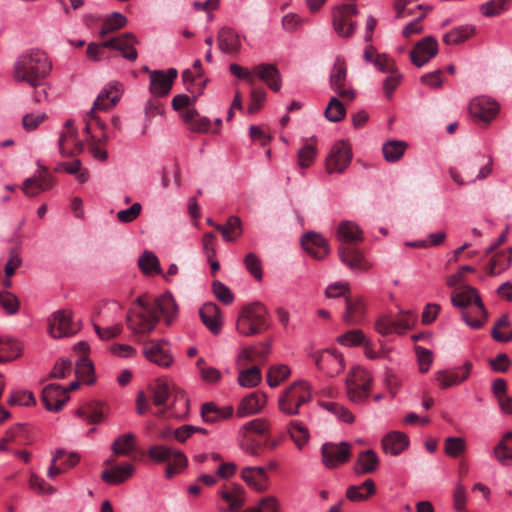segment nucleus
I'll list each match as a JSON object with an SVG mask.
<instances>
[{
  "mask_svg": "<svg viewBox=\"0 0 512 512\" xmlns=\"http://www.w3.org/2000/svg\"><path fill=\"white\" fill-rule=\"evenodd\" d=\"M78 330L79 327L68 310H58L48 318V333L55 339L74 335Z\"/></svg>",
  "mask_w": 512,
  "mask_h": 512,
  "instance_id": "obj_9",
  "label": "nucleus"
},
{
  "mask_svg": "<svg viewBox=\"0 0 512 512\" xmlns=\"http://www.w3.org/2000/svg\"><path fill=\"white\" fill-rule=\"evenodd\" d=\"M312 398L311 387L307 381L300 380L292 383L278 400L279 409L286 415L299 413L301 405Z\"/></svg>",
  "mask_w": 512,
  "mask_h": 512,
  "instance_id": "obj_6",
  "label": "nucleus"
},
{
  "mask_svg": "<svg viewBox=\"0 0 512 512\" xmlns=\"http://www.w3.org/2000/svg\"><path fill=\"white\" fill-rule=\"evenodd\" d=\"M244 264L249 273L257 280H262V264L259 257L254 253H248L244 258Z\"/></svg>",
  "mask_w": 512,
  "mask_h": 512,
  "instance_id": "obj_59",
  "label": "nucleus"
},
{
  "mask_svg": "<svg viewBox=\"0 0 512 512\" xmlns=\"http://www.w3.org/2000/svg\"><path fill=\"white\" fill-rule=\"evenodd\" d=\"M338 254L340 260L354 271H365L371 267L363 254L355 247L340 245Z\"/></svg>",
  "mask_w": 512,
  "mask_h": 512,
  "instance_id": "obj_27",
  "label": "nucleus"
},
{
  "mask_svg": "<svg viewBox=\"0 0 512 512\" xmlns=\"http://www.w3.org/2000/svg\"><path fill=\"white\" fill-rule=\"evenodd\" d=\"M152 399L155 406H164L170 396V388L167 382L157 380L150 387Z\"/></svg>",
  "mask_w": 512,
  "mask_h": 512,
  "instance_id": "obj_48",
  "label": "nucleus"
},
{
  "mask_svg": "<svg viewBox=\"0 0 512 512\" xmlns=\"http://www.w3.org/2000/svg\"><path fill=\"white\" fill-rule=\"evenodd\" d=\"M138 43L137 38L132 33H124L120 36L108 39L103 42V46L110 49L118 50L122 56L129 60L135 61L138 57L137 50L134 45Z\"/></svg>",
  "mask_w": 512,
  "mask_h": 512,
  "instance_id": "obj_19",
  "label": "nucleus"
},
{
  "mask_svg": "<svg viewBox=\"0 0 512 512\" xmlns=\"http://www.w3.org/2000/svg\"><path fill=\"white\" fill-rule=\"evenodd\" d=\"M372 378L363 369H356L346 380L347 396L353 403L359 404L365 401L371 389Z\"/></svg>",
  "mask_w": 512,
  "mask_h": 512,
  "instance_id": "obj_8",
  "label": "nucleus"
},
{
  "mask_svg": "<svg viewBox=\"0 0 512 512\" xmlns=\"http://www.w3.org/2000/svg\"><path fill=\"white\" fill-rule=\"evenodd\" d=\"M51 71L52 63L48 55L43 50L32 48L16 57L11 75L16 82L37 88L43 85Z\"/></svg>",
  "mask_w": 512,
  "mask_h": 512,
  "instance_id": "obj_2",
  "label": "nucleus"
},
{
  "mask_svg": "<svg viewBox=\"0 0 512 512\" xmlns=\"http://www.w3.org/2000/svg\"><path fill=\"white\" fill-rule=\"evenodd\" d=\"M321 406L344 423H353L354 416L350 410L336 402H323Z\"/></svg>",
  "mask_w": 512,
  "mask_h": 512,
  "instance_id": "obj_53",
  "label": "nucleus"
},
{
  "mask_svg": "<svg viewBox=\"0 0 512 512\" xmlns=\"http://www.w3.org/2000/svg\"><path fill=\"white\" fill-rule=\"evenodd\" d=\"M76 415L84 418L89 423H100L107 416V407L99 403L90 404L85 408L78 409Z\"/></svg>",
  "mask_w": 512,
  "mask_h": 512,
  "instance_id": "obj_41",
  "label": "nucleus"
},
{
  "mask_svg": "<svg viewBox=\"0 0 512 512\" xmlns=\"http://www.w3.org/2000/svg\"><path fill=\"white\" fill-rule=\"evenodd\" d=\"M324 115L328 121L338 122L345 117L346 110L342 102L337 97H332L325 109Z\"/></svg>",
  "mask_w": 512,
  "mask_h": 512,
  "instance_id": "obj_50",
  "label": "nucleus"
},
{
  "mask_svg": "<svg viewBox=\"0 0 512 512\" xmlns=\"http://www.w3.org/2000/svg\"><path fill=\"white\" fill-rule=\"evenodd\" d=\"M242 480L253 490L263 492L268 489L269 478L263 466H247L241 470Z\"/></svg>",
  "mask_w": 512,
  "mask_h": 512,
  "instance_id": "obj_22",
  "label": "nucleus"
},
{
  "mask_svg": "<svg viewBox=\"0 0 512 512\" xmlns=\"http://www.w3.org/2000/svg\"><path fill=\"white\" fill-rule=\"evenodd\" d=\"M134 470V466L130 463L116 465L111 469L104 470L101 474V478L110 485H118L129 479L133 475Z\"/></svg>",
  "mask_w": 512,
  "mask_h": 512,
  "instance_id": "obj_31",
  "label": "nucleus"
},
{
  "mask_svg": "<svg viewBox=\"0 0 512 512\" xmlns=\"http://www.w3.org/2000/svg\"><path fill=\"white\" fill-rule=\"evenodd\" d=\"M261 381V370L257 366L240 371L238 383L245 388H253Z\"/></svg>",
  "mask_w": 512,
  "mask_h": 512,
  "instance_id": "obj_47",
  "label": "nucleus"
},
{
  "mask_svg": "<svg viewBox=\"0 0 512 512\" xmlns=\"http://www.w3.org/2000/svg\"><path fill=\"white\" fill-rule=\"evenodd\" d=\"M509 8L506 0H490L481 5L480 11L486 17H493L501 14Z\"/></svg>",
  "mask_w": 512,
  "mask_h": 512,
  "instance_id": "obj_56",
  "label": "nucleus"
},
{
  "mask_svg": "<svg viewBox=\"0 0 512 512\" xmlns=\"http://www.w3.org/2000/svg\"><path fill=\"white\" fill-rule=\"evenodd\" d=\"M406 146V143L403 141H388L382 148L385 160L388 162L398 161L403 156Z\"/></svg>",
  "mask_w": 512,
  "mask_h": 512,
  "instance_id": "obj_45",
  "label": "nucleus"
},
{
  "mask_svg": "<svg viewBox=\"0 0 512 512\" xmlns=\"http://www.w3.org/2000/svg\"><path fill=\"white\" fill-rule=\"evenodd\" d=\"M126 23L127 19L123 14L113 12L104 20L99 34L101 37H105L106 35L124 27Z\"/></svg>",
  "mask_w": 512,
  "mask_h": 512,
  "instance_id": "obj_44",
  "label": "nucleus"
},
{
  "mask_svg": "<svg viewBox=\"0 0 512 512\" xmlns=\"http://www.w3.org/2000/svg\"><path fill=\"white\" fill-rule=\"evenodd\" d=\"M68 400L67 389L59 384H48L43 388L42 401L49 411H59Z\"/></svg>",
  "mask_w": 512,
  "mask_h": 512,
  "instance_id": "obj_21",
  "label": "nucleus"
},
{
  "mask_svg": "<svg viewBox=\"0 0 512 512\" xmlns=\"http://www.w3.org/2000/svg\"><path fill=\"white\" fill-rule=\"evenodd\" d=\"M270 422L265 418H255L248 422H246L241 428L240 433L243 434V436L246 435L247 432H252L255 434H266L270 429Z\"/></svg>",
  "mask_w": 512,
  "mask_h": 512,
  "instance_id": "obj_52",
  "label": "nucleus"
},
{
  "mask_svg": "<svg viewBox=\"0 0 512 512\" xmlns=\"http://www.w3.org/2000/svg\"><path fill=\"white\" fill-rule=\"evenodd\" d=\"M437 53V40L432 36H427L415 44L410 52V58L415 66L422 67L434 58Z\"/></svg>",
  "mask_w": 512,
  "mask_h": 512,
  "instance_id": "obj_15",
  "label": "nucleus"
},
{
  "mask_svg": "<svg viewBox=\"0 0 512 512\" xmlns=\"http://www.w3.org/2000/svg\"><path fill=\"white\" fill-rule=\"evenodd\" d=\"M20 354L21 346L16 340L0 337V363L10 362Z\"/></svg>",
  "mask_w": 512,
  "mask_h": 512,
  "instance_id": "obj_42",
  "label": "nucleus"
},
{
  "mask_svg": "<svg viewBox=\"0 0 512 512\" xmlns=\"http://www.w3.org/2000/svg\"><path fill=\"white\" fill-rule=\"evenodd\" d=\"M201 417L206 423H216L220 421V408L213 402L204 403L201 407Z\"/></svg>",
  "mask_w": 512,
  "mask_h": 512,
  "instance_id": "obj_63",
  "label": "nucleus"
},
{
  "mask_svg": "<svg viewBox=\"0 0 512 512\" xmlns=\"http://www.w3.org/2000/svg\"><path fill=\"white\" fill-rule=\"evenodd\" d=\"M365 315V305L361 298H346V311L343 321L350 325H357L362 322Z\"/></svg>",
  "mask_w": 512,
  "mask_h": 512,
  "instance_id": "obj_35",
  "label": "nucleus"
},
{
  "mask_svg": "<svg viewBox=\"0 0 512 512\" xmlns=\"http://www.w3.org/2000/svg\"><path fill=\"white\" fill-rule=\"evenodd\" d=\"M266 395L255 391L245 396L239 403L236 415L239 418L252 416L260 413L266 405Z\"/></svg>",
  "mask_w": 512,
  "mask_h": 512,
  "instance_id": "obj_24",
  "label": "nucleus"
},
{
  "mask_svg": "<svg viewBox=\"0 0 512 512\" xmlns=\"http://www.w3.org/2000/svg\"><path fill=\"white\" fill-rule=\"evenodd\" d=\"M472 364L466 362L463 366L453 370H440L435 374V380L442 388H448L459 385L470 375Z\"/></svg>",
  "mask_w": 512,
  "mask_h": 512,
  "instance_id": "obj_23",
  "label": "nucleus"
},
{
  "mask_svg": "<svg viewBox=\"0 0 512 512\" xmlns=\"http://www.w3.org/2000/svg\"><path fill=\"white\" fill-rule=\"evenodd\" d=\"M417 322V314L412 310L400 309L396 318L389 314L380 316L375 322V330L381 335L392 333L405 334L411 330Z\"/></svg>",
  "mask_w": 512,
  "mask_h": 512,
  "instance_id": "obj_7",
  "label": "nucleus"
},
{
  "mask_svg": "<svg viewBox=\"0 0 512 512\" xmlns=\"http://www.w3.org/2000/svg\"><path fill=\"white\" fill-rule=\"evenodd\" d=\"M492 165V158L486 159L483 154H475L461 162L466 179L455 167L449 169V174L456 184L463 186L487 178L492 172Z\"/></svg>",
  "mask_w": 512,
  "mask_h": 512,
  "instance_id": "obj_4",
  "label": "nucleus"
},
{
  "mask_svg": "<svg viewBox=\"0 0 512 512\" xmlns=\"http://www.w3.org/2000/svg\"><path fill=\"white\" fill-rule=\"evenodd\" d=\"M29 487L31 490L39 493V494H54L55 488L51 486L50 484L46 483V481L40 477H38L36 474H31L29 479Z\"/></svg>",
  "mask_w": 512,
  "mask_h": 512,
  "instance_id": "obj_61",
  "label": "nucleus"
},
{
  "mask_svg": "<svg viewBox=\"0 0 512 512\" xmlns=\"http://www.w3.org/2000/svg\"><path fill=\"white\" fill-rule=\"evenodd\" d=\"M78 378L82 379L86 382V384L90 385L94 383V379L92 378L94 373V367L92 362L87 357H81L76 362V370H75Z\"/></svg>",
  "mask_w": 512,
  "mask_h": 512,
  "instance_id": "obj_54",
  "label": "nucleus"
},
{
  "mask_svg": "<svg viewBox=\"0 0 512 512\" xmlns=\"http://www.w3.org/2000/svg\"><path fill=\"white\" fill-rule=\"evenodd\" d=\"M347 76V67L345 61L337 57L330 74V87L341 98L353 100L355 98V91L353 89H345L344 84Z\"/></svg>",
  "mask_w": 512,
  "mask_h": 512,
  "instance_id": "obj_17",
  "label": "nucleus"
},
{
  "mask_svg": "<svg viewBox=\"0 0 512 512\" xmlns=\"http://www.w3.org/2000/svg\"><path fill=\"white\" fill-rule=\"evenodd\" d=\"M219 495L228 504V510L231 512L239 511L245 503V491L240 486L222 489Z\"/></svg>",
  "mask_w": 512,
  "mask_h": 512,
  "instance_id": "obj_37",
  "label": "nucleus"
},
{
  "mask_svg": "<svg viewBox=\"0 0 512 512\" xmlns=\"http://www.w3.org/2000/svg\"><path fill=\"white\" fill-rule=\"evenodd\" d=\"M376 492V486L372 479H366L360 485H350L346 490V497L352 502L367 500Z\"/></svg>",
  "mask_w": 512,
  "mask_h": 512,
  "instance_id": "obj_36",
  "label": "nucleus"
},
{
  "mask_svg": "<svg viewBox=\"0 0 512 512\" xmlns=\"http://www.w3.org/2000/svg\"><path fill=\"white\" fill-rule=\"evenodd\" d=\"M218 47L226 54H236L241 49L240 36L230 27H222L217 35Z\"/></svg>",
  "mask_w": 512,
  "mask_h": 512,
  "instance_id": "obj_30",
  "label": "nucleus"
},
{
  "mask_svg": "<svg viewBox=\"0 0 512 512\" xmlns=\"http://www.w3.org/2000/svg\"><path fill=\"white\" fill-rule=\"evenodd\" d=\"M337 343L346 347H356L363 345L367 340L365 334L360 329H352L339 335L336 339Z\"/></svg>",
  "mask_w": 512,
  "mask_h": 512,
  "instance_id": "obj_46",
  "label": "nucleus"
},
{
  "mask_svg": "<svg viewBox=\"0 0 512 512\" xmlns=\"http://www.w3.org/2000/svg\"><path fill=\"white\" fill-rule=\"evenodd\" d=\"M140 269L145 274L160 273V264L156 255L150 251H145L138 260Z\"/></svg>",
  "mask_w": 512,
  "mask_h": 512,
  "instance_id": "obj_51",
  "label": "nucleus"
},
{
  "mask_svg": "<svg viewBox=\"0 0 512 512\" xmlns=\"http://www.w3.org/2000/svg\"><path fill=\"white\" fill-rule=\"evenodd\" d=\"M189 409V400L184 394L175 396L170 407V415L176 418H182L187 415Z\"/></svg>",
  "mask_w": 512,
  "mask_h": 512,
  "instance_id": "obj_58",
  "label": "nucleus"
},
{
  "mask_svg": "<svg viewBox=\"0 0 512 512\" xmlns=\"http://www.w3.org/2000/svg\"><path fill=\"white\" fill-rule=\"evenodd\" d=\"M303 248L315 259H324L330 252L326 239L317 233L308 232L302 239Z\"/></svg>",
  "mask_w": 512,
  "mask_h": 512,
  "instance_id": "obj_29",
  "label": "nucleus"
},
{
  "mask_svg": "<svg viewBox=\"0 0 512 512\" xmlns=\"http://www.w3.org/2000/svg\"><path fill=\"white\" fill-rule=\"evenodd\" d=\"M379 465V458L372 449L359 453L354 464V472L357 475H366L375 472Z\"/></svg>",
  "mask_w": 512,
  "mask_h": 512,
  "instance_id": "obj_32",
  "label": "nucleus"
},
{
  "mask_svg": "<svg viewBox=\"0 0 512 512\" xmlns=\"http://www.w3.org/2000/svg\"><path fill=\"white\" fill-rule=\"evenodd\" d=\"M254 78L266 83L273 91L278 92L282 86L281 74L274 64L260 63L253 68Z\"/></svg>",
  "mask_w": 512,
  "mask_h": 512,
  "instance_id": "obj_28",
  "label": "nucleus"
},
{
  "mask_svg": "<svg viewBox=\"0 0 512 512\" xmlns=\"http://www.w3.org/2000/svg\"><path fill=\"white\" fill-rule=\"evenodd\" d=\"M352 158L351 150L344 141L337 142L331 149L326 159L328 173H343Z\"/></svg>",
  "mask_w": 512,
  "mask_h": 512,
  "instance_id": "obj_13",
  "label": "nucleus"
},
{
  "mask_svg": "<svg viewBox=\"0 0 512 512\" xmlns=\"http://www.w3.org/2000/svg\"><path fill=\"white\" fill-rule=\"evenodd\" d=\"M312 356L317 368L329 377H334L344 370V358L335 349L317 351Z\"/></svg>",
  "mask_w": 512,
  "mask_h": 512,
  "instance_id": "obj_12",
  "label": "nucleus"
},
{
  "mask_svg": "<svg viewBox=\"0 0 512 512\" xmlns=\"http://www.w3.org/2000/svg\"><path fill=\"white\" fill-rule=\"evenodd\" d=\"M212 290L215 297L223 304L230 305L234 301L233 292L227 285H225L221 281H213Z\"/></svg>",
  "mask_w": 512,
  "mask_h": 512,
  "instance_id": "obj_57",
  "label": "nucleus"
},
{
  "mask_svg": "<svg viewBox=\"0 0 512 512\" xmlns=\"http://www.w3.org/2000/svg\"><path fill=\"white\" fill-rule=\"evenodd\" d=\"M322 462L328 469H334L347 462L351 456V444L327 442L321 447Z\"/></svg>",
  "mask_w": 512,
  "mask_h": 512,
  "instance_id": "obj_11",
  "label": "nucleus"
},
{
  "mask_svg": "<svg viewBox=\"0 0 512 512\" xmlns=\"http://www.w3.org/2000/svg\"><path fill=\"white\" fill-rule=\"evenodd\" d=\"M215 229L218 230L223 239L227 242H234L242 234V222L237 216H230L225 224L215 225Z\"/></svg>",
  "mask_w": 512,
  "mask_h": 512,
  "instance_id": "obj_39",
  "label": "nucleus"
},
{
  "mask_svg": "<svg viewBox=\"0 0 512 512\" xmlns=\"http://www.w3.org/2000/svg\"><path fill=\"white\" fill-rule=\"evenodd\" d=\"M290 374V368L287 365L281 364L273 366L269 369L267 374V383L270 387L274 388L286 379Z\"/></svg>",
  "mask_w": 512,
  "mask_h": 512,
  "instance_id": "obj_55",
  "label": "nucleus"
},
{
  "mask_svg": "<svg viewBox=\"0 0 512 512\" xmlns=\"http://www.w3.org/2000/svg\"><path fill=\"white\" fill-rule=\"evenodd\" d=\"M269 326L268 310L259 302L244 306L236 321V330L243 336L260 334Z\"/></svg>",
  "mask_w": 512,
  "mask_h": 512,
  "instance_id": "obj_3",
  "label": "nucleus"
},
{
  "mask_svg": "<svg viewBox=\"0 0 512 512\" xmlns=\"http://www.w3.org/2000/svg\"><path fill=\"white\" fill-rule=\"evenodd\" d=\"M362 230L358 225L351 221H343L337 229V238L342 242L341 245L355 244L363 239Z\"/></svg>",
  "mask_w": 512,
  "mask_h": 512,
  "instance_id": "obj_34",
  "label": "nucleus"
},
{
  "mask_svg": "<svg viewBox=\"0 0 512 512\" xmlns=\"http://www.w3.org/2000/svg\"><path fill=\"white\" fill-rule=\"evenodd\" d=\"M474 32V26L469 24L461 25L444 34L443 42L446 45H458L469 39Z\"/></svg>",
  "mask_w": 512,
  "mask_h": 512,
  "instance_id": "obj_40",
  "label": "nucleus"
},
{
  "mask_svg": "<svg viewBox=\"0 0 512 512\" xmlns=\"http://www.w3.org/2000/svg\"><path fill=\"white\" fill-rule=\"evenodd\" d=\"M469 111L474 118L489 122L498 113L499 105L492 98L480 96L471 101Z\"/></svg>",
  "mask_w": 512,
  "mask_h": 512,
  "instance_id": "obj_20",
  "label": "nucleus"
},
{
  "mask_svg": "<svg viewBox=\"0 0 512 512\" xmlns=\"http://www.w3.org/2000/svg\"><path fill=\"white\" fill-rule=\"evenodd\" d=\"M451 302L453 306L465 309L466 307L475 304L477 308L479 309L481 315L483 316L484 320L475 319L471 320L467 314V312H462V319L463 321L471 328L473 329H479L483 326L485 320L488 318V312L482 303V300L480 298V295L478 291L471 287V286H463L458 291H455L451 296Z\"/></svg>",
  "mask_w": 512,
  "mask_h": 512,
  "instance_id": "obj_5",
  "label": "nucleus"
},
{
  "mask_svg": "<svg viewBox=\"0 0 512 512\" xmlns=\"http://www.w3.org/2000/svg\"><path fill=\"white\" fill-rule=\"evenodd\" d=\"M199 315L204 326L214 335H218L223 326L220 308L213 302H207L199 310Z\"/></svg>",
  "mask_w": 512,
  "mask_h": 512,
  "instance_id": "obj_25",
  "label": "nucleus"
},
{
  "mask_svg": "<svg viewBox=\"0 0 512 512\" xmlns=\"http://www.w3.org/2000/svg\"><path fill=\"white\" fill-rule=\"evenodd\" d=\"M465 441L460 437H448L445 440V453L450 457H458L465 451Z\"/></svg>",
  "mask_w": 512,
  "mask_h": 512,
  "instance_id": "obj_60",
  "label": "nucleus"
},
{
  "mask_svg": "<svg viewBox=\"0 0 512 512\" xmlns=\"http://www.w3.org/2000/svg\"><path fill=\"white\" fill-rule=\"evenodd\" d=\"M165 340H151L143 348V354L147 360L161 367H169L173 362V357L166 347Z\"/></svg>",
  "mask_w": 512,
  "mask_h": 512,
  "instance_id": "obj_18",
  "label": "nucleus"
},
{
  "mask_svg": "<svg viewBox=\"0 0 512 512\" xmlns=\"http://www.w3.org/2000/svg\"><path fill=\"white\" fill-rule=\"evenodd\" d=\"M35 397L31 391H17L11 394L8 403L10 405L32 406L35 404Z\"/></svg>",
  "mask_w": 512,
  "mask_h": 512,
  "instance_id": "obj_62",
  "label": "nucleus"
},
{
  "mask_svg": "<svg viewBox=\"0 0 512 512\" xmlns=\"http://www.w3.org/2000/svg\"><path fill=\"white\" fill-rule=\"evenodd\" d=\"M178 71L175 68H169L167 72L163 70H154L150 72V92L157 97L167 95L174 80L177 78Z\"/></svg>",
  "mask_w": 512,
  "mask_h": 512,
  "instance_id": "obj_16",
  "label": "nucleus"
},
{
  "mask_svg": "<svg viewBox=\"0 0 512 512\" xmlns=\"http://www.w3.org/2000/svg\"><path fill=\"white\" fill-rule=\"evenodd\" d=\"M148 455L151 459L159 463L174 461L175 465L178 467H185L187 464V459L181 451L165 445L151 446L148 450Z\"/></svg>",
  "mask_w": 512,
  "mask_h": 512,
  "instance_id": "obj_26",
  "label": "nucleus"
},
{
  "mask_svg": "<svg viewBox=\"0 0 512 512\" xmlns=\"http://www.w3.org/2000/svg\"><path fill=\"white\" fill-rule=\"evenodd\" d=\"M408 444V437L404 433L398 431L390 432L382 439V447L385 453L394 456L404 451Z\"/></svg>",
  "mask_w": 512,
  "mask_h": 512,
  "instance_id": "obj_33",
  "label": "nucleus"
},
{
  "mask_svg": "<svg viewBox=\"0 0 512 512\" xmlns=\"http://www.w3.org/2000/svg\"><path fill=\"white\" fill-rule=\"evenodd\" d=\"M493 454L502 465L512 464V432H506L494 447Z\"/></svg>",
  "mask_w": 512,
  "mask_h": 512,
  "instance_id": "obj_38",
  "label": "nucleus"
},
{
  "mask_svg": "<svg viewBox=\"0 0 512 512\" xmlns=\"http://www.w3.org/2000/svg\"><path fill=\"white\" fill-rule=\"evenodd\" d=\"M0 304L10 315L16 314L19 310L18 298L10 292L0 294Z\"/></svg>",
  "mask_w": 512,
  "mask_h": 512,
  "instance_id": "obj_64",
  "label": "nucleus"
},
{
  "mask_svg": "<svg viewBox=\"0 0 512 512\" xmlns=\"http://www.w3.org/2000/svg\"><path fill=\"white\" fill-rule=\"evenodd\" d=\"M289 434L296 446L302 449L309 439L308 429L297 421H292L289 424Z\"/></svg>",
  "mask_w": 512,
  "mask_h": 512,
  "instance_id": "obj_49",
  "label": "nucleus"
},
{
  "mask_svg": "<svg viewBox=\"0 0 512 512\" xmlns=\"http://www.w3.org/2000/svg\"><path fill=\"white\" fill-rule=\"evenodd\" d=\"M123 85L118 81H112L106 85L103 90L99 93L98 97L93 103L89 115L95 118L96 110H109L114 107L120 100L122 95Z\"/></svg>",
  "mask_w": 512,
  "mask_h": 512,
  "instance_id": "obj_14",
  "label": "nucleus"
},
{
  "mask_svg": "<svg viewBox=\"0 0 512 512\" xmlns=\"http://www.w3.org/2000/svg\"><path fill=\"white\" fill-rule=\"evenodd\" d=\"M112 451L116 455L126 456L135 449V436L127 433L119 436L111 446Z\"/></svg>",
  "mask_w": 512,
  "mask_h": 512,
  "instance_id": "obj_43",
  "label": "nucleus"
},
{
  "mask_svg": "<svg viewBox=\"0 0 512 512\" xmlns=\"http://www.w3.org/2000/svg\"><path fill=\"white\" fill-rule=\"evenodd\" d=\"M135 304L139 310L134 316H127L128 327L139 334L150 333L156 327L160 316L165 317L167 325H170L177 314L178 307L171 294H165L150 304L144 297H138Z\"/></svg>",
  "mask_w": 512,
  "mask_h": 512,
  "instance_id": "obj_1",
  "label": "nucleus"
},
{
  "mask_svg": "<svg viewBox=\"0 0 512 512\" xmlns=\"http://www.w3.org/2000/svg\"><path fill=\"white\" fill-rule=\"evenodd\" d=\"M358 13L354 4H342L333 11V27L338 35L350 37L355 32L356 22L353 17Z\"/></svg>",
  "mask_w": 512,
  "mask_h": 512,
  "instance_id": "obj_10",
  "label": "nucleus"
}]
</instances>
